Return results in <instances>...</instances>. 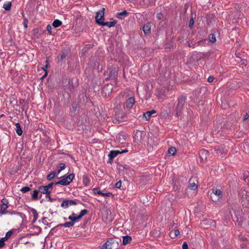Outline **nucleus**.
Segmentation results:
<instances>
[{
    "instance_id": "obj_60",
    "label": "nucleus",
    "mask_w": 249,
    "mask_h": 249,
    "mask_svg": "<svg viewBox=\"0 0 249 249\" xmlns=\"http://www.w3.org/2000/svg\"><path fill=\"white\" fill-rule=\"evenodd\" d=\"M73 108H74V110L75 111V110H76V107H73Z\"/></svg>"
},
{
    "instance_id": "obj_39",
    "label": "nucleus",
    "mask_w": 249,
    "mask_h": 249,
    "mask_svg": "<svg viewBox=\"0 0 249 249\" xmlns=\"http://www.w3.org/2000/svg\"><path fill=\"white\" fill-rule=\"evenodd\" d=\"M210 41L212 43H214L216 41V38L214 35L212 34L211 36H210Z\"/></svg>"
},
{
    "instance_id": "obj_52",
    "label": "nucleus",
    "mask_w": 249,
    "mask_h": 249,
    "mask_svg": "<svg viewBox=\"0 0 249 249\" xmlns=\"http://www.w3.org/2000/svg\"><path fill=\"white\" fill-rule=\"evenodd\" d=\"M249 118V114L247 113L244 117V120H247Z\"/></svg>"
},
{
    "instance_id": "obj_28",
    "label": "nucleus",
    "mask_w": 249,
    "mask_h": 249,
    "mask_svg": "<svg viewBox=\"0 0 249 249\" xmlns=\"http://www.w3.org/2000/svg\"><path fill=\"white\" fill-rule=\"evenodd\" d=\"M62 23V22L60 20H59V19H55L53 21V22L52 24V25L54 28H57V27H58L60 26H61Z\"/></svg>"
},
{
    "instance_id": "obj_53",
    "label": "nucleus",
    "mask_w": 249,
    "mask_h": 249,
    "mask_svg": "<svg viewBox=\"0 0 249 249\" xmlns=\"http://www.w3.org/2000/svg\"><path fill=\"white\" fill-rule=\"evenodd\" d=\"M68 219L69 220H70L71 221V222H74L73 221V218H72V216L71 215H70L68 217Z\"/></svg>"
},
{
    "instance_id": "obj_26",
    "label": "nucleus",
    "mask_w": 249,
    "mask_h": 249,
    "mask_svg": "<svg viewBox=\"0 0 249 249\" xmlns=\"http://www.w3.org/2000/svg\"><path fill=\"white\" fill-rule=\"evenodd\" d=\"M66 167V164L64 163H59L57 166V173L58 174Z\"/></svg>"
},
{
    "instance_id": "obj_49",
    "label": "nucleus",
    "mask_w": 249,
    "mask_h": 249,
    "mask_svg": "<svg viewBox=\"0 0 249 249\" xmlns=\"http://www.w3.org/2000/svg\"><path fill=\"white\" fill-rule=\"evenodd\" d=\"M214 79V77H213V76H210L208 77V80H208V81L209 82L211 83V82H213V81Z\"/></svg>"
},
{
    "instance_id": "obj_59",
    "label": "nucleus",
    "mask_w": 249,
    "mask_h": 249,
    "mask_svg": "<svg viewBox=\"0 0 249 249\" xmlns=\"http://www.w3.org/2000/svg\"><path fill=\"white\" fill-rule=\"evenodd\" d=\"M73 108H74V110L75 111V110H76V107H73Z\"/></svg>"
},
{
    "instance_id": "obj_44",
    "label": "nucleus",
    "mask_w": 249,
    "mask_h": 249,
    "mask_svg": "<svg viewBox=\"0 0 249 249\" xmlns=\"http://www.w3.org/2000/svg\"><path fill=\"white\" fill-rule=\"evenodd\" d=\"M122 185V182L121 180L118 181L115 184V187L117 188H120Z\"/></svg>"
},
{
    "instance_id": "obj_40",
    "label": "nucleus",
    "mask_w": 249,
    "mask_h": 249,
    "mask_svg": "<svg viewBox=\"0 0 249 249\" xmlns=\"http://www.w3.org/2000/svg\"><path fill=\"white\" fill-rule=\"evenodd\" d=\"M71 215L72 216V218L74 221V223H75V222L77 220H79V219L78 218V215H77L75 213H74L71 214Z\"/></svg>"
},
{
    "instance_id": "obj_5",
    "label": "nucleus",
    "mask_w": 249,
    "mask_h": 249,
    "mask_svg": "<svg viewBox=\"0 0 249 249\" xmlns=\"http://www.w3.org/2000/svg\"><path fill=\"white\" fill-rule=\"evenodd\" d=\"M147 139V133L144 131L137 130L134 137V141L137 142H146Z\"/></svg>"
},
{
    "instance_id": "obj_38",
    "label": "nucleus",
    "mask_w": 249,
    "mask_h": 249,
    "mask_svg": "<svg viewBox=\"0 0 249 249\" xmlns=\"http://www.w3.org/2000/svg\"><path fill=\"white\" fill-rule=\"evenodd\" d=\"M101 196L104 197H109L110 196H113V195L110 193H101Z\"/></svg>"
},
{
    "instance_id": "obj_20",
    "label": "nucleus",
    "mask_w": 249,
    "mask_h": 249,
    "mask_svg": "<svg viewBox=\"0 0 249 249\" xmlns=\"http://www.w3.org/2000/svg\"><path fill=\"white\" fill-rule=\"evenodd\" d=\"M116 24V20H114L113 21H107V22L104 21L103 23H101V25L107 26L108 27H111L114 26Z\"/></svg>"
},
{
    "instance_id": "obj_30",
    "label": "nucleus",
    "mask_w": 249,
    "mask_h": 249,
    "mask_svg": "<svg viewBox=\"0 0 249 249\" xmlns=\"http://www.w3.org/2000/svg\"><path fill=\"white\" fill-rule=\"evenodd\" d=\"M74 222H65V223L64 224H62L60 225V226H63L64 227H72L74 225Z\"/></svg>"
},
{
    "instance_id": "obj_18",
    "label": "nucleus",
    "mask_w": 249,
    "mask_h": 249,
    "mask_svg": "<svg viewBox=\"0 0 249 249\" xmlns=\"http://www.w3.org/2000/svg\"><path fill=\"white\" fill-rule=\"evenodd\" d=\"M83 180V184L86 186H89V182H90V178L89 176L87 174H84L82 178Z\"/></svg>"
},
{
    "instance_id": "obj_47",
    "label": "nucleus",
    "mask_w": 249,
    "mask_h": 249,
    "mask_svg": "<svg viewBox=\"0 0 249 249\" xmlns=\"http://www.w3.org/2000/svg\"><path fill=\"white\" fill-rule=\"evenodd\" d=\"M109 72H113L114 76H115L117 75V71L115 69H114L113 70H111V71L109 70Z\"/></svg>"
},
{
    "instance_id": "obj_35",
    "label": "nucleus",
    "mask_w": 249,
    "mask_h": 249,
    "mask_svg": "<svg viewBox=\"0 0 249 249\" xmlns=\"http://www.w3.org/2000/svg\"><path fill=\"white\" fill-rule=\"evenodd\" d=\"M30 190H31V188L30 187L25 186V187H23V188H22V189H21L20 191L23 193H26V192L29 191Z\"/></svg>"
},
{
    "instance_id": "obj_10",
    "label": "nucleus",
    "mask_w": 249,
    "mask_h": 249,
    "mask_svg": "<svg viewBox=\"0 0 249 249\" xmlns=\"http://www.w3.org/2000/svg\"><path fill=\"white\" fill-rule=\"evenodd\" d=\"M77 203L75 200L65 199L63 200V201L61 203V206L62 207L66 209L68 208L70 206L75 205Z\"/></svg>"
},
{
    "instance_id": "obj_29",
    "label": "nucleus",
    "mask_w": 249,
    "mask_h": 249,
    "mask_svg": "<svg viewBox=\"0 0 249 249\" xmlns=\"http://www.w3.org/2000/svg\"><path fill=\"white\" fill-rule=\"evenodd\" d=\"M39 193L38 190H35L32 194V198L33 200H36L38 198V195Z\"/></svg>"
},
{
    "instance_id": "obj_32",
    "label": "nucleus",
    "mask_w": 249,
    "mask_h": 249,
    "mask_svg": "<svg viewBox=\"0 0 249 249\" xmlns=\"http://www.w3.org/2000/svg\"><path fill=\"white\" fill-rule=\"evenodd\" d=\"M88 213V211L86 209L82 210L79 215H78V218L80 219L83 216L86 215Z\"/></svg>"
},
{
    "instance_id": "obj_6",
    "label": "nucleus",
    "mask_w": 249,
    "mask_h": 249,
    "mask_svg": "<svg viewBox=\"0 0 249 249\" xmlns=\"http://www.w3.org/2000/svg\"><path fill=\"white\" fill-rule=\"evenodd\" d=\"M74 178V174L72 173L70 174L66 177L62 178L61 180L59 181L55 182V184H60L63 186H67L70 184L71 182L72 181V180Z\"/></svg>"
},
{
    "instance_id": "obj_25",
    "label": "nucleus",
    "mask_w": 249,
    "mask_h": 249,
    "mask_svg": "<svg viewBox=\"0 0 249 249\" xmlns=\"http://www.w3.org/2000/svg\"><path fill=\"white\" fill-rule=\"evenodd\" d=\"M189 188L193 190H196L197 188V185L196 184L195 182H192V179H190L189 181Z\"/></svg>"
},
{
    "instance_id": "obj_15",
    "label": "nucleus",
    "mask_w": 249,
    "mask_h": 249,
    "mask_svg": "<svg viewBox=\"0 0 249 249\" xmlns=\"http://www.w3.org/2000/svg\"><path fill=\"white\" fill-rule=\"evenodd\" d=\"M156 111L153 109L150 111H147L143 114V117L146 120H149L150 119L151 115L153 114L156 113Z\"/></svg>"
},
{
    "instance_id": "obj_22",
    "label": "nucleus",
    "mask_w": 249,
    "mask_h": 249,
    "mask_svg": "<svg viewBox=\"0 0 249 249\" xmlns=\"http://www.w3.org/2000/svg\"><path fill=\"white\" fill-rule=\"evenodd\" d=\"M31 212H32V213L33 215V216H34V218H33L32 222L35 223L38 217V213L37 212L36 210L34 208H32L31 209Z\"/></svg>"
},
{
    "instance_id": "obj_58",
    "label": "nucleus",
    "mask_w": 249,
    "mask_h": 249,
    "mask_svg": "<svg viewBox=\"0 0 249 249\" xmlns=\"http://www.w3.org/2000/svg\"><path fill=\"white\" fill-rule=\"evenodd\" d=\"M46 75H47V73H46L45 75H44V76L42 77V78H44V77L45 76H46Z\"/></svg>"
},
{
    "instance_id": "obj_19",
    "label": "nucleus",
    "mask_w": 249,
    "mask_h": 249,
    "mask_svg": "<svg viewBox=\"0 0 249 249\" xmlns=\"http://www.w3.org/2000/svg\"><path fill=\"white\" fill-rule=\"evenodd\" d=\"M132 241V238L130 236L126 235L123 237V244L124 246L129 244Z\"/></svg>"
},
{
    "instance_id": "obj_33",
    "label": "nucleus",
    "mask_w": 249,
    "mask_h": 249,
    "mask_svg": "<svg viewBox=\"0 0 249 249\" xmlns=\"http://www.w3.org/2000/svg\"><path fill=\"white\" fill-rule=\"evenodd\" d=\"M176 148L174 147H171L168 149V153L170 155H174L176 152Z\"/></svg>"
},
{
    "instance_id": "obj_13",
    "label": "nucleus",
    "mask_w": 249,
    "mask_h": 249,
    "mask_svg": "<svg viewBox=\"0 0 249 249\" xmlns=\"http://www.w3.org/2000/svg\"><path fill=\"white\" fill-rule=\"evenodd\" d=\"M135 103V99L133 97L129 98L126 101V107L128 109H131Z\"/></svg>"
},
{
    "instance_id": "obj_62",
    "label": "nucleus",
    "mask_w": 249,
    "mask_h": 249,
    "mask_svg": "<svg viewBox=\"0 0 249 249\" xmlns=\"http://www.w3.org/2000/svg\"><path fill=\"white\" fill-rule=\"evenodd\" d=\"M73 108H74V110L75 111V110H76V107H73Z\"/></svg>"
},
{
    "instance_id": "obj_4",
    "label": "nucleus",
    "mask_w": 249,
    "mask_h": 249,
    "mask_svg": "<svg viewBox=\"0 0 249 249\" xmlns=\"http://www.w3.org/2000/svg\"><path fill=\"white\" fill-rule=\"evenodd\" d=\"M239 197L241 199V202L245 207H249V192L241 190L239 193Z\"/></svg>"
},
{
    "instance_id": "obj_2",
    "label": "nucleus",
    "mask_w": 249,
    "mask_h": 249,
    "mask_svg": "<svg viewBox=\"0 0 249 249\" xmlns=\"http://www.w3.org/2000/svg\"><path fill=\"white\" fill-rule=\"evenodd\" d=\"M186 97L184 95L179 96L177 100L178 103L176 106V114L179 116L181 114L184 108V105L186 103Z\"/></svg>"
},
{
    "instance_id": "obj_9",
    "label": "nucleus",
    "mask_w": 249,
    "mask_h": 249,
    "mask_svg": "<svg viewBox=\"0 0 249 249\" xmlns=\"http://www.w3.org/2000/svg\"><path fill=\"white\" fill-rule=\"evenodd\" d=\"M1 206H0V215L2 214H4L8 213L7 211H6V210L8 208V201L6 199H2L1 200Z\"/></svg>"
},
{
    "instance_id": "obj_14",
    "label": "nucleus",
    "mask_w": 249,
    "mask_h": 249,
    "mask_svg": "<svg viewBox=\"0 0 249 249\" xmlns=\"http://www.w3.org/2000/svg\"><path fill=\"white\" fill-rule=\"evenodd\" d=\"M68 53L65 51H62L57 57V63L60 64L61 62L65 59L67 56Z\"/></svg>"
},
{
    "instance_id": "obj_24",
    "label": "nucleus",
    "mask_w": 249,
    "mask_h": 249,
    "mask_svg": "<svg viewBox=\"0 0 249 249\" xmlns=\"http://www.w3.org/2000/svg\"><path fill=\"white\" fill-rule=\"evenodd\" d=\"M15 126L16 127V132L18 134V135L21 136L22 134V130L21 129V127L20 126V124L18 123H17L15 124Z\"/></svg>"
},
{
    "instance_id": "obj_48",
    "label": "nucleus",
    "mask_w": 249,
    "mask_h": 249,
    "mask_svg": "<svg viewBox=\"0 0 249 249\" xmlns=\"http://www.w3.org/2000/svg\"><path fill=\"white\" fill-rule=\"evenodd\" d=\"M5 245V243L3 239H0V248H2Z\"/></svg>"
},
{
    "instance_id": "obj_45",
    "label": "nucleus",
    "mask_w": 249,
    "mask_h": 249,
    "mask_svg": "<svg viewBox=\"0 0 249 249\" xmlns=\"http://www.w3.org/2000/svg\"><path fill=\"white\" fill-rule=\"evenodd\" d=\"M13 233V231H8L6 232L5 236L8 238H10V237L12 235Z\"/></svg>"
},
{
    "instance_id": "obj_55",
    "label": "nucleus",
    "mask_w": 249,
    "mask_h": 249,
    "mask_svg": "<svg viewBox=\"0 0 249 249\" xmlns=\"http://www.w3.org/2000/svg\"><path fill=\"white\" fill-rule=\"evenodd\" d=\"M128 152V150L126 149H125L124 150H122L121 151H120L121 154L124 153H125V152Z\"/></svg>"
},
{
    "instance_id": "obj_27",
    "label": "nucleus",
    "mask_w": 249,
    "mask_h": 249,
    "mask_svg": "<svg viewBox=\"0 0 249 249\" xmlns=\"http://www.w3.org/2000/svg\"><path fill=\"white\" fill-rule=\"evenodd\" d=\"M12 6L11 2L10 1L6 2L3 4V8L6 11H9Z\"/></svg>"
},
{
    "instance_id": "obj_54",
    "label": "nucleus",
    "mask_w": 249,
    "mask_h": 249,
    "mask_svg": "<svg viewBox=\"0 0 249 249\" xmlns=\"http://www.w3.org/2000/svg\"><path fill=\"white\" fill-rule=\"evenodd\" d=\"M245 181L249 183V176L246 178L245 179Z\"/></svg>"
},
{
    "instance_id": "obj_46",
    "label": "nucleus",
    "mask_w": 249,
    "mask_h": 249,
    "mask_svg": "<svg viewBox=\"0 0 249 249\" xmlns=\"http://www.w3.org/2000/svg\"><path fill=\"white\" fill-rule=\"evenodd\" d=\"M53 184H55V182H51L48 184L47 185L45 186L47 187V189L49 190V189L52 188Z\"/></svg>"
},
{
    "instance_id": "obj_36",
    "label": "nucleus",
    "mask_w": 249,
    "mask_h": 249,
    "mask_svg": "<svg viewBox=\"0 0 249 249\" xmlns=\"http://www.w3.org/2000/svg\"><path fill=\"white\" fill-rule=\"evenodd\" d=\"M93 192L94 194H98L101 195L102 192L100 191L99 188H95L93 189Z\"/></svg>"
},
{
    "instance_id": "obj_1",
    "label": "nucleus",
    "mask_w": 249,
    "mask_h": 249,
    "mask_svg": "<svg viewBox=\"0 0 249 249\" xmlns=\"http://www.w3.org/2000/svg\"><path fill=\"white\" fill-rule=\"evenodd\" d=\"M119 246V241L114 237L110 238L106 242L100 249H117Z\"/></svg>"
},
{
    "instance_id": "obj_17",
    "label": "nucleus",
    "mask_w": 249,
    "mask_h": 249,
    "mask_svg": "<svg viewBox=\"0 0 249 249\" xmlns=\"http://www.w3.org/2000/svg\"><path fill=\"white\" fill-rule=\"evenodd\" d=\"M121 154L120 151L119 150H112L110 151L108 157L109 159H113L115 157H116L118 154Z\"/></svg>"
},
{
    "instance_id": "obj_43",
    "label": "nucleus",
    "mask_w": 249,
    "mask_h": 249,
    "mask_svg": "<svg viewBox=\"0 0 249 249\" xmlns=\"http://www.w3.org/2000/svg\"><path fill=\"white\" fill-rule=\"evenodd\" d=\"M52 26L50 24H48L47 26V30L48 31V33L50 34H52Z\"/></svg>"
},
{
    "instance_id": "obj_42",
    "label": "nucleus",
    "mask_w": 249,
    "mask_h": 249,
    "mask_svg": "<svg viewBox=\"0 0 249 249\" xmlns=\"http://www.w3.org/2000/svg\"><path fill=\"white\" fill-rule=\"evenodd\" d=\"M45 197L46 199H48V201L50 202L53 201V199L50 196V193H48L46 195Z\"/></svg>"
},
{
    "instance_id": "obj_31",
    "label": "nucleus",
    "mask_w": 249,
    "mask_h": 249,
    "mask_svg": "<svg viewBox=\"0 0 249 249\" xmlns=\"http://www.w3.org/2000/svg\"><path fill=\"white\" fill-rule=\"evenodd\" d=\"M56 173L55 172H52V173H51L47 176V180H52L53 178H54V177L56 176Z\"/></svg>"
},
{
    "instance_id": "obj_8",
    "label": "nucleus",
    "mask_w": 249,
    "mask_h": 249,
    "mask_svg": "<svg viewBox=\"0 0 249 249\" xmlns=\"http://www.w3.org/2000/svg\"><path fill=\"white\" fill-rule=\"evenodd\" d=\"M125 114L123 112L117 111L115 112L114 118L113 120V122L115 124H119L120 122L123 121L124 118Z\"/></svg>"
},
{
    "instance_id": "obj_34",
    "label": "nucleus",
    "mask_w": 249,
    "mask_h": 249,
    "mask_svg": "<svg viewBox=\"0 0 249 249\" xmlns=\"http://www.w3.org/2000/svg\"><path fill=\"white\" fill-rule=\"evenodd\" d=\"M127 12H126V11L124 10V11L123 12H120V13H119L117 14V17L119 18H120V19H122V16H126L127 15Z\"/></svg>"
},
{
    "instance_id": "obj_51",
    "label": "nucleus",
    "mask_w": 249,
    "mask_h": 249,
    "mask_svg": "<svg viewBox=\"0 0 249 249\" xmlns=\"http://www.w3.org/2000/svg\"><path fill=\"white\" fill-rule=\"evenodd\" d=\"M194 24V20H193V18H191V19H190V20L189 26H190V27H192L193 26Z\"/></svg>"
},
{
    "instance_id": "obj_61",
    "label": "nucleus",
    "mask_w": 249,
    "mask_h": 249,
    "mask_svg": "<svg viewBox=\"0 0 249 249\" xmlns=\"http://www.w3.org/2000/svg\"><path fill=\"white\" fill-rule=\"evenodd\" d=\"M73 108H74V110L75 111V110H76V107H73Z\"/></svg>"
},
{
    "instance_id": "obj_57",
    "label": "nucleus",
    "mask_w": 249,
    "mask_h": 249,
    "mask_svg": "<svg viewBox=\"0 0 249 249\" xmlns=\"http://www.w3.org/2000/svg\"><path fill=\"white\" fill-rule=\"evenodd\" d=\"M21 15H22V17L24 18H25V16H24V13H22Z\"/></svg>"
},
{
    "instance_id": "obj_11",
    "label": "nucleus",
    "mask_w": 249,
    "mask_h": 249,
    "mask_svg": "<svg viewBox=\"0 0 249 249\" xmlns=\"http://www.w3.org/2000/svg\"><path fill=\"white\" fill-rule=\"evenodd\" d=\"M209 152L207 150L202 149L199 152V158L202 162H205L208 156Z\"/></svg>"
},
{
    "instance_id": "obj_23",
    "label": "nucleus",
    "mask_w": 249,
    "mask_h": 249,
    "mask_svg": "<svg viewBox=\"0 0 249 249\" xmlns=\"http://www.w3.org/2000/svg\"><path fill=\"white\" fill-rule=\"evenodd\" d=\"M179 233V231L178 230H172L170 232V236L172 238H175Z\"/></svg>"
},
{
    "instance_id": "obj_50",
    "label": "nucleus",
    "mask_w": 249,
    "mask_h": 249,
    "mask_svg": "<svg viewBox=\"0 0 249 249\" xmlns=\"http://www.w3.org/2000/svg\"><path fill=\"white\" fill-rule=\"evenodd\" d=\"M182 249H188V244L186 242H184L182 246Z\"/></svg>"
},
{
    "instance_id": "obj_7",
    "label": "nucleus",
    "mask_w": 249,
    "mask_h": 249,
    "mask_svg": "<svg viewBox=\"0 0 249 249\" xmlns=\"http://www.w3.org/2000/svg\"><path fill=\"white\" fill-rule=\"evenodd\" d=\"M105 12V8H102L100 10L96 13L95 16V21L96 23L101 25V23H103L105 20L104 15Z\"/></svg>"
},
{
    "instance_id": "obj_3",
    "label": "nucleus",
    "mask_w": 249,
    "mask_h": 249,
    "mask_svg": "<svg viewBox=\"0 0 249 249\" xmlns=\"http://www.w3.org/2000/svg\"><path fill=\"white\" fill-rule=\"evenodd\" d=\"M209 194L212 201L215 202H218L222 197V191L215 188H213L209 191Z\"/></svg>"
},
{
    "instance_id": "obj_56",
    "label": "nucleus",
    "mask_w": 249,
    "mask_h": 249,
    "mask_svg": "<svg viewBox=\"0 0 249 249\" xmlns=\"http://www.w3.org/2000/svg\"><path fill=\"white\" fill-rule=\"evenodd\" d=\"M1 239H3L5 242V241L7 240L8 238L5 236L4 237H2Z\"/></svg>"
},
{
    "instance_id": "obj_21",
    "label": "nucleus",
    "mask_w": 249,
    "mask_h": 249,
    "mask_svg": "<svg viewBox=\"0 0 249 249\" xmlns=\"http://www.w3.org/2000/svg\"><path fill=\"white\" fill-rule=\"evenodd\" d=\"M38 191L39 193L46 195L48 193H50V191L47 189L45 186H41L39 187Z\"/></svg>"
},
{
    "instance_id": "obj_16",
    "label": "nucleus",
    "mask_w": 249,
    "mask_h": 249,
    "mask_svg": "<svg viewBox=\"0 0 249 249\" xmlns=\"http://www.w3.org/2000/svg\"><path fill=\"white\" fill-rule=\"evenodd\" d=\"M143 31L145 35L148 34L150 33L151 30V24L149 23H147L144 25L142 28Z\"/></svg>"
},
{
    "instance_id": "obj_37",
    "label": "nucleus",
    "mask_w": 249,
    "mask_h": 249,
    "mask_svg": "<svg viewBox=\"0 0 249 249\" xmlns=\"http://www.w3.org/2000/svg\"><path fill=\"white\" fill-rule=\"evenodd\" d=\"M156 17L158 20H161L163 18L164 16L162 13L159 12L157 14Z\"/></svg>"
},
{
    "instance_id": "obj_41",
    "label": "nucleus",
    "mask_w": 249,
    "mask_h": 249,
    "mask_svg": "<svg viewBox=\"0 0 249 249\" xmlns=\"http://www.w3.org/2000/svg\"><path fill=\"white\" fill-rule=\"evenodd\" d=\"M28 20L27 18H24V21H23V25H24V28L26 29L27 28V27H28Z\"/></svg>"
},
{
    "instance_id": "obj_12",
    "label": "nucleus",
    "mask_w": 249,
    "mask_h": 249,
    "mask_svg": "<svg viewBox=\"0 0 249 249\" xmlns=\"http://www.w3.org/2000/svg\"><path fill=\"white\" fill-rule=\"evenodd\" d=\"M113 88L111 85H107L103 87L102 91L103 94L105 96L109 95V94L112 92Z\"/></svg>"
}]
</instances>
